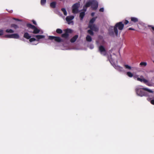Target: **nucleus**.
<instances>
[{"instance_id":"1","label":"nucleus","mask_w":154,"mask_h":154,"mask_svg":"<svg viewBox=\"0 0 154 154\" xmlns=\"http://www.w3.org/2000/svg\"><path fill=\"white\" fill-rule=\"evenodd\" d=\"M146 91L148 92L152 93L153 91L149 89L146 88H137L135 89V91L137 94L140 97L148 96V94L147 92L144 91Z\"/></svg>"},{"instance_id":"2","label":"nucleus","mask_w":154,"mask_h":154,"mask_svg":"<svg viewBox=\"0 0 154 154\" xmlns=\"http://www.w3.org/2000/svg\"><path fill=\"white\" fill-rule=\"evenodd\" d=\"M131 22H129V21L126 20H123L122 22H120L116 23V36L118 33V29L120 30H122L123 29L124 25H126L128 24H131Z\"/></svg>"},{"instance_id":"3","label":"nucleus","mask_w":154,"mask_h":154,"mask_svg":"<svg viewBox=\"0 0 154 154\" xmlns=\"http://www.w3.org/2000/svg\"><path fill=\"white\" fill-rule=\"evenodd\" d=\"M26 26L34 30L33 32H32V33L33 34H36L38 33L40 31L39 29H38L35 26L32 25L31 24L27 23L26 24Z\"/></svg>"},{"instance_id":"4","label":"nucleus","mask_w":154,"mask_h":154,"mask_svg":"<svg viewBox=\"0 0 154 154\" xmlns=\"http://www.w3.org/2000/svg\"><path fill=\"white\" fill-rule=\"evenodd\" d=\"M80 4L78 3H76L74 4L72 6V13L76 14L78 12V8L79 7Z\"/></svg>"},{"instance_id":"5","label":"nucleus","mask_w":154,"mask_h":154,"mask_svg":"<svg viewBox=\"0 0 154 154\" xmlns=\"http://www.w3.org/2000/svg\"><path fill=\"white\" fill-rule=\"evenodd\" d=\"M72 32V30L70 29H67L65 30V33L61 35V37L62 38H67L69 36V33H71Z\"/></svg>"},{"instance_id":"6","label":"nucleus","mask_w":154,"mask_h":154,"mask_svg":"<svg viewBox=\"0 0 154 154\" xmlns=\"http://www.w3.org/2000/svg\"><path fill=\"white\" fill-rule=\"evenodd\" d=\"M48 39L50 40H54L56 42H60L62 41V39L60 38L55 36H49L48 37Z\"/></svg>"},{"instance_id":"7","label":"nucleus","mask_w":154,"mask_h":154,"mask_svg":"<svg viewBox=\"0 0 154 154\" xmlns=\"http://www.w3.org/2000/svg\"><path fill=\"white\" fill-rule=\"evenodd\" d=\"M99 50L101 54L103 56L106 55V51L103 46L100 45L99 47Z\"/></svg>"},{"instance_id":"8","label":"nucleus","mask_w":154,"mask_h":154,"mask_svg":"<svg viewBox=\"0 0 154 154\" xmlns=\"http://www.w3.org/2000/svg\"><path fill=\"white\" fill-rule=\"evenodd\" d=\"M137 81H140L141 82H143L144 83L148 86H150L149 84L148 83V81L143 78V77L142 75L140 76V78H137Z\"/></svg>"},{"instance_id":"9","label":"nucleus","mask_w":154,"mask_h":154,"mask_svg":"<svg viewBox=\"0 0 154 154\" xmlns=\"http://www.w3.org/2000/svg\"><path fill=\"white\" fill-rule=\"evenodd\" d=\"M98 7V2L95 0H92L91 4V8L93 10L95 11Z\"/></svg>"},{"instance_id":"10","label":"nucleus","mask_w":154,"mask_h":154,"mask_svg":"<svg viewBox=\"0 0 154 154\" xmlns=\"http://www.w3.org/2000/svg\"><path fill=\"white\" fill-rule=\"evenodd\" d=\"M5 37L9 38H18L19 37V35L17 34H13L11 35H5Z\"/></svg>"},{"instance_id":"11","label":"nucleus","mask_w":154,"mask_h":154,"mask_svg":"<svg viewBox=\"0 0 154 154\" xmlns=\"http://www.w3.org/2000/svg\"><path fill=\"white\" fill-rule=\"evenodd\" d=\"M88 28L90 29L95 31H97L98 30V28L95 24H89Z\"/></svg>"},{"instance_id":"12","label":"nucleus","mask_w":154,"mask_h":154,"mask_svg":"<svg viewBox=\"0 0 154 154\" xmlns=\"http://www.w3.org/2000/svg\"><path fill=\"white\" fill-rule=\"evenodd\" d=\"M113 28L112 27H111L109 29V34L111 35L113 34V31L116 33V25L114 26L113 29Z\"/></svg>"},{"instance_id":"13","label":"nucleus","mask_w":154,"mask_h":154,"mask_svg":"<svg viewBox=\"0 0 154 154\" xmlns=\"http://www.w3.org/2000/svg\"><path fill=\"white\" fill-rule=\"evenodd\" d=\"M130 19L131 21L130 22H131V24H129V26H131L132 25V23H135L138 22L139 21L138 19L135 17H131L130 18Z\"/></svg>"},{"instance_id":"14","label":"nucleus","mask_w":154,"mask_h":154,"mask_svg":"<svg viewBox=\"0 0 154 154\" xmlns=\"http://www.w3.org/2000/svg\"><path fill=\"white\" fill-rule=\"evenodd\" d=\"M74 17L73 16H67L66 18V20L68 22L69 24H70V21L72 20Z\"/></svg>"},{"instance_id":"15","label":"nucleus","mask_w":154,"mask_h":154,"mask_svg":"<svg viewBox=\"0 0 154 154\" xmlns=\"http://www.w3.org/2000/svg\"><path fill=\"white\" fill-rule=\"evenodd\" d=\"M78 37V35H75L72 38H71L70 39V42L72 43H73L75 42L77 38Z\"/></svg>"},{"instance_id":"16","label":"nucleus","mask_w":154,"mask_h":154,"mask_svg":"<svg viewBox=\"0 0 154 154\" xmlns=\"http://www.w3.org/2000/svg\"><path fill=\"white\" fill-rule=\"evenodd\" d=\"M31 36L30 35L28 32H25L23 35V37L24 38L29 39L31 38Z\"/></svg>"},{"instance_id":"17","label":"nucleus","mask_w":154,"mask_h":154,"mask_svg":"<svg viewBox=\"0 0 154 154\" xmlns=\"http://www.w3.org/2000/svg\"><path fill=\"white\" fill-rule=\"evenodd\" d=\"M85 15V12H82L80 13L79 17H80V20H82Z\"/></svg>"},{"instance_id":"18","label":"nucleus","mask_w":154,"mask_h":154,"mask_svg":"<svg viewBox=\"0 0 154 154\" xmlns=\"http://www.w3.org/2000/svg\"><path fill=\"white\" fill-rule=\"evenodd\" d=\"M35 37L38 39L37 41H38L39 39L44 38L45 37V36L43 35H35Z\"/></svg>"},{"instance_id":"19","label":"nucleus","mask_w":154,"mask_h":154,"mask_svg":"<svg viewBox=\"0 0 154 154\" xmlns=\"http://www.w3.org/2000/svg\"><path fill=\"white\" fill-rule=\"evenodd\" d=\"M56 2H53L51 3L50 4V7L53 8H55L56 6Z\"/></svg>"},{"instance_id":"20","label":"nucleus","mask_w":154,"mask_h":154,"mask_svg":"<svg viewBox=\"0 0 154 154\" xmlns=\"http://www.w3.org/2000/svg\"><path fill=\"white\" fill-rule=\"evenodd\" d=\"M92 3V1H89L86 2V4L85 5V8H88L91 5Z\"/></svg>"},{"instance_id":"21","label":"nucleus","mask_w":154,"mask_h":154,"mask_svg":"<svg viewBox=\"0 0 154 154\" xmlns=\"http://www.w3.org/2000/svg\"><path fill=\"white\" fill-rule=\"evenodd\" d=\"M109 60L111 64L114 67V68H116V64L113 61V60L111 58L110 59H109Z\"/></svg>"},{"instance_id":"22","label":"nucleus","mask_w":154,"mask_h":154,"mask_svg":"<svg viewBox=\"0 0 154 154\" xmlns=\"http://www.w3.org/2000/svg\"><path fill=\"white\" fill-rule=\"evenodd\" d=\"M86 40L88 42H91L92 41V38L89 35H87L86 38Z\"/></svg>"},{"instance_id":"23","label":"nucleus","mask_w":154,"mask_h":154,"mask_svg":"<svg viewBox=\"0 0 154 154\" xmlns=\"http://www.w3.org/2000/svg\"><path fill=\"white\" fill-rule=\"evenodd\" d=\"M127 75L130 77H132L133 76V74L130 72H128L126 73Z\"/></svg>"},{"instance_id":"24","label":"nucleus","mask_w":154,"mask_h":154,"mask_svg":"<svg viewBox=\"0 0 154 154\" xmlns=\"http://www.w3.org/2000/svg\"><path fill=\"white\" fill-rule=\"evenodd\" d=\"M11 27L13 28L14 29H16L18 28V26L17 25L15 24H12L11 25Z\"/></svg>"},{"instance_id":"25","label":"nucleus","mask_w":154,"mask_h":154,"mask_svg":"<svg viewBox=\"0 0 154 154\" xmlns=\"http://www.w3.org/2000/svg\"><path fill=\"white\" fill-rule=\"evenodd\" d=\"M140 66H145L147 65V63L146 62H141L140 63Z\"/></svg>"},{"instance_id":"26","label":"nucleus","mask_w":154,"mask_h":154,"mask_svg":"<svg viewBox=\"0 0 154 154\" xmlns=\"http://www.w3.org/2000/svg\"><path fill=\"white\" fill-rule=\"evenodd\" d=\"M96 18H93L90 21L89 24H92L95 21Z\"/></svg>"},{"instance_id":"27","label":"nucleus","mask_w":154,"mask_h":154,"mask_svg":"<svg viewBox=\"0 0 154 154\" xmlns=\"http://www.w3.org/2000/svg\"><path fill=\"white\" fill-rule=\"evenodd\" d=\"M87 32L89 34L91 35H93L94 34L92 30L91 29L88 30Z\"/></svg>"},{"instance_id":"28","label":"nucleus","mask_w":154,"mask_h":154,"mask_svg":"<svg viewBox=\"0 0 154 154\" xmlns=\"http://www.w3.org/2000/svg\"><path fill=\"white\" fill-rule=\"evenodd\" d=\"M56 32L58 34H61L62 32V29H57L56 30Z\"/></svg>"},{"instance_id":"29","label":"nucleus","mask_w":154,"mask_h":154,"mask_svg":"<svg viewBox=\"0 0 154 154\" xmlns=\"http://www.w3.org/2000/svg\"><path fill=\"white\" fill-rule=\"evenodd\" d=\"M6 32L8 33H12L14 32V31L11 29H7L6 30Z\"/></svg>"},{"instance_id":"30","label":"nucleus","mask_w":154,"mask_h":154,"mask_svg":"<svg viewBox=\"0 0 154 154\" xmlns=\"http://www.w3.org/2000/svg\"><path fill=\"white\" fill-rule=\"evenodd\" d=\"M61 10L63 12V14L65 15H67V12L65 8H62Z\"/></svg>"},{"instance_id":"31","label":"nucleus","mask_w":154,"mask_h":154,"mask_svg":"<svg viewBox=\"0 0 154 154\" xmlns=\"http://www.w3.org/2000/svg\"><path fill=\"white\" fill-rule=\"evenodd\" d=\"M124 66L127 69H131V67L129 66L128 65H124Z\"/></svg>"},{"instance_id":"32","label":"nucleus","mask_w":154,"mask_h":154,"mask_svg":"<svg viewBox=\"0 0 154 154\" xmlns=\"http://www.w3.org/2000/svg\"><path fill=\"white\" fill-rule=\"evenodd\" d=\"M116 69H118L120 71H122L123 70V68L122 67L116 66Z\"/></svg>"},{"instance_id":"33","label":"nucleus","mask_w":154,"mask_h":154,"mask_svg":"<svg viewBox=\"0 0 154 154\" xmlns=\"http://www.w3.org/2000/svg\"><path fill=\"white\" fill-rule=\"evenodd\" d=\"M46 0H41V4L42 5H44L46 3Z\"/></svg>"},{"instance_id":"34","label":"nucleus","mask_w":154,"mask_h":154,"mask_svg":"<svg viewBox=\"0 0 154 154\" xmlns=\"http://www.w3.org/2000/svg\"><path fill=\"white\" fill-rule=\"evenodd\" d=\"M36 40V39L35 38H30L29 39V41L31 42H32L35 41Z\"/></svg>"},{"instance_id":"35","label":"nucleus","mask_w":154,"mask_h":154,"mask_svg":"<svg viewBox=\"0 0 154 154\" xmlns=\"http://www.w3.org/2000/svg\"><path fill=\"white\" fill-rule=\"evenodd\" d=\"M99 11L100 12H103L104 11V8H100L99 10Z\"/></svg>"},{"instance_id":"36","label":"nucleus","mask_w":154,"mask_h":154,"mask_svg":"<svg viewBox=\"0 0 154 154\" xmlns=\"http://www.w3.org/2000/svg\"><path fill=\"white\" fill-rule=\"evenodd\" d=\"M3 30H0V36L3 34Z\"/></svg>"},{"instance_id":"37","label":"nucleus","mask_w":154,"mask_h":154,"mask_svg":"<svg viewBox=\"0 0 154 154\" xmlns=\"http://www.w3.org/2000/svg\"><path fill=\"white\" fill-rule=\"evenodd\" d=\"M32 22L35 25H37V23L35 22V21L34 20H32Z\"/></svg>"},{"instance_id":"38","label":"nucleus","mask_w":154,"mask_h":154,"mask_svg":"<svg viewBox=\"0 0 154 154\" xmlns=\"http://www.w3.org/2000/svg\"><path fill=\"white\" fill-rule=\"evenodd\" d=\"M150 102L152 104L154 105V100H151Z\"/></svg>"},{"instance_id":"39","label":"nucleus","mask_w":154,"mask_h":154,"mask_svg":"<svg viewBox=\"0 0 154 154\" xmlns=\"http://www.w3.org/2000/svg\"><path fill=\"white\" fill-rule=\"evenodd\" d=\"M128 30H135V29L132 28H129L128 29Z\"/></svg>"},{"instance_id":"40","label":"nucleus","mask_w":154,"mask_h":154,"mask_svg":"<svg viewBox=\"0 0 154 154\" xmlns=\"http://www.w3.org/2000/svg\"><path fill=\"white\" fill-rule=\"evenodd\" d=\"M85 6H84L83 8V10L84 11V12H85V11H86V8H85Z\"/></svg>"},{"instance_id":"41","label":"nucleus","mask_w":154,"mask_h":154,"mask_svg":"<svg viewBox=\"0 0 154 154\" xmlns=\"http://www.w3.org/2000/svg\"><path fill=\"white\" fill-rule=\"evenodd\" d=\"M94 12H92L91 13V15L92 17H93L94 16Z\"/></svg>"},{"instance_id":"42","label":"nucleus","mask_w":154,"mask_h":154,"mask_svg":"<svg viewBox=\"0 0 154 154\" xmlns=\"http://www.w3.org/2000/svg\"><path fill=\"white\" fill-rule=\"evenodd\" d=\"M151 26L152 29L154 31V27L152 26Z\"/></svg>"},{"instance_id":"43","label":"nucleus","mask_w":154,"mask_h":154,"mask_svg":"<svg viewBox=\"0 0 154 154\" xmlns=\"http://www.w3.org/2000/svg\"><path fill=\"white\" fill-rule=\"evenodd\" d=\"M14 19L15 20H18V21L19 20L18 19H16V18H14Z\"/></svg>"},{"instance_id":"44","label":"nucleus","mask_w":154,"mask_h":154,"mask_svg":"<svg viewBox=\"0 0 154 154\" xmlns=\"http://www.w3.org/2000/svg\"><path fill=\"white\" fill-rule=\"evenodd\" d=\"M12 12V11H9V12L10 13H11Z\"/></svg>"},{"instance_id":"45","label":"nucleus","mask_w":154,"mask_h":154,"mask_svg":"<svg viewBox=\"0 0 154 154\" xmlns=\"http://www.w3.org/2000/svg\"><path fill=\"white\" fill-rule=\"evenodd\" d=\"M60 1H62V0H59Z\"/></svg>"}]
</instances>
